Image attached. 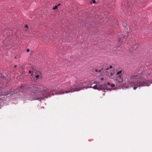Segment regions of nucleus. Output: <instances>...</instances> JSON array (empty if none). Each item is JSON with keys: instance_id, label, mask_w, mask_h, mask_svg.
<instances>
[{"instance_id": "nucleus-11", "label": "nucleus", "mask_w": 152, "mask_h": 152, "mask_svg": "<svg viewBox=\"0 0 152 152\" xmlns=\"http://www.w3.org/2000/svg\"><path fill=\"white\" fill-rule=\"evenodd\" d=\"M58 8V7L57 6H55L53 8V10H55L57 9Z\"/></svg>"}, {"instance_id": "nucleus-5", "label": "nucleus", "mask_w": 152, "mask_h": 152, "mask_svg": "<svg viewBox=\"0 0 152 152\" xmlns=\"http://www.w3.org/2000/svg\"><path fill=\"white\" fill-rule=\"evenodd\" d=\"M121 78H120L118 77H117L116 78V81L118 83H121L123 81V80H122L121 81H120V79Z\"/></svg>"}, {"instance_id": "nucleus-1", "label": "nucleus", "mask_w": 152, "mask_h": 152, "mask_svg": "<svg viewBox=\"0 0 152 152\" xmlns=\"http://www.w3.org/2000/svg\"><path fill=\"white\" fill-rule=\"evenodd\" d=\"M149 81L145 80L144 78L140 77L137 75L129 76L125 82V85L128 88L133 87L136 90L138 87L148 86Z\"/></svg>"}, {"instance_id": "nucleus-27", "label": "nucleus", "mask_w": 152, "mask_h": 152, "mask_svg": "<svg viewBox=\"0 0 152 152\" xmlns=\"http://www.w3.org/2000/svg\"><path fill=\"white\" fill-rule=\"evenodd\" d=\"M101 80H103V78H101Z\"/></svg>"}, {"instance_id": "nucleus-13", "label": "nucleus", "mask_w": 152, "mask_h": 152, "mask_svg": "<svg viewBox=\"0 0 152 152\" xmlns=\"http://www.w3.org/2000/svg\"><path fill=\"white\" fill-rule=\"evenodd\" d=\"M3 94H2V95H7V94H6L5 93V92H4H4L3 93Z\"/></svg>"}, {"instance_id": "nucleus-6", "label": "nucleus", "mask_w": 152, "mask_h": 152, "mask_svg": "<svg viewBox=\"0 0 152 152\" xmlns=\"http://www.w3.org/2000/svg\"><path fill=\"white\" fill-rule=\"evenodd\" d=\"M122 74H119V75H118V77L121 78L120 79V81L122 80H123V78L122 76H123Z\"/></svg>"}, {"instance_id": "nucleus-19", "label": "nucleus", "mask_w": 152, "mask_h": 152, "mask_svg": "<svg viewBox=\"0 0 152 152\" xmlns=\"http://www.w3.org/2000/svg\"><path fill=\"white\" fill-rule=\"evenodd\" d=\"M109 68H110V69L112 68H113V66H110Z\"/></svg>"}, {"instance_id": "nucleus-15", "label": "nucleus", "mask_w": 152, "mask_h": 152, "mask_svg": "<svg viewBox=\"0 0 152 152\" xmlns=\"http://www.w3.org/2000/svg\"><path fill=\"white\" fill-rule=\"evenodd\" d=\"M107 85L108 86H110L111 85V84H110L109 83H107Z\"/></svg>"}, {"instance_id": "nucleus-20", "label": "nucleus", "mask_w": 152, "mask_h": 152, "mask_svg": "<svg viewBox=\"0 0 152 152\" xmlns=\"http://www.w3.org/2000/svg\"><path fill=\"white\" fill-rule=\"evenodd\" d=\"M110 75L111 76H112L113 75V74L112 72L110 73Z\"/></svg>"}, {"instance_id": "nucleus-9", "label": "nucleus", "mask_w": 152, "mask_h": 152, "mask_svg": "<svg viewBox=\"0 0 152 152\" xmlns=\"http://www.w3.org/2000/svg\"><path fill=\"white\" fill-rule=\"evenodd\" d=\"M122 38H119V39H118V42H119V44L120 45H121V43L122 42Z\"/></svg>"}, {"instance_id": "nucleus-26", "label": "nucleus", "mask_w": 152, "mask_h": 152, "mask_svg": "<svg viewBox=\"0 0 152 152\" xmlns=\"http://www.w3.org/2000/svg\"><path fill=\"white\" fill-rule=\"evenodd\" d=\"M60 5V3L58 4V6H59V5Z\"/></svg>"}, {"instance_id": "nucleus-12", "label": "nucleus", "mask_w": 152, "mask_h": 152, "mask_svg": "<svg viewBox=\"0 0 152 152\" xmlns=\"http://www.w3.org/2000/svg\"><path fill=\"white\" fill-rule=\"evenodd\" d=\"M115 86V85L114 84H112L111 85V87H114V86Z\"/></svg>"}, {"instance_id": "nucleus-3", "label": "nucleus", "mask_w": 152, "mask_h": 152, "mask_svg": "<svg viewBox=\"0 0 152 152\" xmlns=\"http://www.w3.org/2000/svg\"><path fill=\"white\" fill-rule=\"evenodd\" d=\"M90 81H86L85 82H83V83H80L79 85L77 86H74L73 88H71L69 90H68L65 91L63 90H62L60 91H58L56 93V94H63L65 93H69L70 92H73L75 91H79L80 90L82 89L83 88H87V87L88 86V85L90 83Z\"/></svg>"}, {"instance_id": "nucleus-23", "label": "nucleus", "mask_w": 152, "mask_h": 152, "mask_svg": "<svg viewBox=\"0 0 152 152\" xmlns=\"http://www.w3.org/2000/svg\"><path fill=\"white\" fill-rule=\"evenodd\" d=\"M102 72V70H99L98 71L99 72V73H101Z\"/></svg>"}, {"instance_id": "nucleus-14", "label": "nucleus", "mask_w": 152, "mask_h": 152, "mask_svg": "<svg viewBox=\"0 0 152 152\" xmlns=\"http://www.w3.org/2000/svg\"><path fill=\"white\" fill-rule=\"evenodd\" d=\"M39 75H37L36 76V78H39Z\"/></svg>"}, {"instance_id": "nucleus-21", "label": "nucleus", "mask_w": 152, "mask_h": 152, "mask_svg": "<svg viewBox=\"0 0 152 152\" xmlns=\"http://www.w3.org/2000/svg\"><path fill=\"white\" fill-rule=\"evenodd\" d=\"M95 72H98V70H97V69H95Z\"/></svg>"}, {"instance_id": "nucleus-18", "label": "nucleus", "mask_w": 152, "mask_h": 152, "mask_svg": "<svg viewBox=\"0 0 152 152\" xmlns=\"http://www.w3.org/2000/svg\"><path fill=\"white\" fill-rule=\"evenodd\" d=\"M30 51V50L29 49H27L26 50V51L27 52H29Z\"/></svg>"}, {"instance_id": "nucleus-22", "label": "nucleus", "mask_w": 152, "mask_h": 152, "mask_svg": "<svg viewBox=\"0 0 152 152\" xmlns=\"http://www.w3.org/2000/svg\"><path fill=\"white\" fill-rule=\"evenodd\" d=\"M93 3H96V1H95V0H93Z\"/></svg>"}, {"instance_id": "nucleus-29", "label": "nucleus", "mask_w": 152, "mask_h": 152, "mask_svg": "<svg viewBox=\"0 0 152 152\" xmlns=\"http://www.w3.org/2000/svg\"><path fill=\"white\" fill-rule=\"evenodd\" d=\"M102 70H103V69H102Z\"/></svg>"}, {"instance_id": "nucleus-10", "label": "nucleus", "mask_w": 152, "mask_h": 152, "mask_svg": "<svg viewBox=\"0 0 152 152\" xmlns=\"http://www.w3.org/2000/svg\"><path fill=\"white\" fill-rule=\"evenodd\" d=\"M23 86H21L20 88H19V91H22L23 90Z\"/></svg>"}, {"instance_id": "nucleus-24", "label": "nucleus", "mask_w": 152, "mask_h": 152, "mask_svg": "<svg viewBox=\"0 0 152 152\" xmlns=\"http://www.w3.org/2000/svg\"><path fill=\"white\" fill-rule=\"evenodd\" d=\"M17 67V66L16 65H15L14 66V67L15 68H16Z\"/></svg>"}, {"instance_id": "nucleus-4", "label": "nucleus", "mask_w": 152, "mask_h": 152, "mask_svg": "<svg viewBox=\"0 0 152 152\" xmlns=\"http://www.w3.org/2000/svg\"><path fill=\"white\" fill-rule=\"evenodd\" d=\"M87 88H94V89H97V90H102V88H100V86H97V85H96L95 86H94V87H88Z\"/></svg>"}, {"instance_id": "nucleus-7", "label": "nucleus", "mask_w": 152, "mask_h": 152, "mask_svg": "<svg viewBox=\"0 0 152 152\" xmlns=\"http://www.w3.org/2000/svg\"><path fill=\"white\" fill-rule=\"evenodd\" d=\"M99 86L102 87L103 88H106L107 87V84L106 83H104L102 84L101 85Z\"/></svg>"}, {"instance_id": "nucleus-2", "label": "nucleus", "mask_w": 152, "mask_h": 152, "mask_svg": "<svg viewBox=\"0 0 152 152\" xmlns=\"http://www.w3.org/2000/svg\"><path fill=\"white\" fill-rule=\"evenodd\" d=\"M32 90L34 95L32 96L31 100H39L41 98H43V96L42 94H49V92L46 90L43 89V86L41 85H38L34 84L32 86Z\"/></svg>"}, {"instance_id": "nucleus-16", "label": "nucleus", "mask_w": 152, "mask_h": 152, "mask_svg": "<svg viewBox=\"0 0 152 152\" xmlns=\"http://www.w3.org/2000/svg\"><path fill=\"white\" fill-rule=\"evenodd\" d=\"M32 72H32V71L31 70H29V73H30V74L32 73Z\"/></svg>"}, {"instance_id": "nucleus-8", "label": "nucleus", "mask_w": 152, "mask_h": 152, "mask_svg": "<svg viewBox=\"0 0 152 152\" xmlns=\"http://www.w3.org/2000/svg\"><path fill=\"white\" fill-rule=\"evenodd\" d=\"M117 75H118L121 74H124V72L121 70H119L117 72Z\"/></svg>"}, {"instance_id": "nucleus-28", "label": "nucleus", "mask_w": 152, "mask_h": 152, "mask_svg": "<svg viewBox=\"0 0 152 152\" xmlns=\"http://www.w3.org/2000/svg\"><path fill=\"white\" fill-rule=\"evenodd\" d=\"M125 37V36H124V35H123V37Z\"/></svg>"}, {"instance_id": "nucleus-17", "label": "nucleus", "mask_w": 152, "mask_h": 152, "mask_svg": "<svg viewBox=\"0 0 152 152\" xmlns=\"http://www.w3.org/2000/svg\"><path fill=\"white\" fill-rule=\"evenodd\" d=\"M28 26L27 25H26L25 26V27L26 28H28Z\"/></svg>"}, {"instance_id": "nucleus-25", "label": "nucleus", "mask_w": 152, "mask_h": 152, "mask_svg": "<svg viewBox=\"0 0 152 152\" xmlns=\"http://www.w3.org/2000/svg\"><path fill=\"white\" fill-rule=\"evenodd\" d=\"M109 69V68H107V69H106V70H108V69Z\"/></svg>"}]
</instances>
